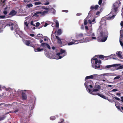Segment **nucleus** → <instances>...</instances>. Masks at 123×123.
I'll return each mask as SVG.
<instances>
[{"instance_id":"nucleus-1","label":"nucleus","mask_w":123,"mask_h":123,"mask_svg":"<svg viewBox=\"0 0 123 123\" xmlns=\"http://www.w3.org/2000/svg\"><path fill=\"white\" fill-rule=\"evenodd\" d=\"M6 26L9 27L11 30L12 31L15 30L16 33L15 35L17 37L19 36L22 38L21 36L23 34L22 32L20 31L19 28L18 27L17 25L16 22H10L6 25L5 21H0V28L4 29Z\"/></svg>"},{"instance_id":"nucleus-2","label":"nucleus","mask_w":123,"mask_h":123,"mask_svg":"<svg viewBox=\"0 0 123 123\" xmlns=\"http://www.w3.org/2000/svg\"><path fill=\"white\" fill-rule=\"evenodd\" d=\"M121 5V3L119 1H116L113 4L111 12L108 15V19H113L116 16L117 12L118 10V8Z\"/></svg>"},{"instance_id":"nucleus-3","label":"nucleus","mask_w":123,"mask_h":123,"mask_svg":"<svg viewBox=\"0 0 123 123\" xmlns=\"http://www.w3.org/2000/svg\"><path fill=\"white\" fill-rule=\"evenodd\" d=\"M84 85L86 88V89L87 91L90 94H91V93L93 92L94 90L96 89L97 88V87L98 86L97 85L95 86L94 89H92L91 90L89 88V87L92 88L93 86V82L91 80H86L84 83Z\"/></svg>"},{"instance_id":"nucleus-4","label":"nucleus","mask_w":123,"mask_h":123,"mask_svg":"<svg viewBox=\"0 0 123 123\" xmlns=\"http://www.w3.org/2000/svg\"><path fill=\"white\" fill-rule=\"evenodd\" d=\"M102 30L100 32V35L98 37L99 39H101V42H103L105 41L107 39L108 36L107 30L105 29H102Z\"/></svg>"},{"instance_id":"nucleus-5","label":"nucleus","mask_w":123,"mask_h":123,"mask_svg":"<svg viewBox=\"0 0 123 123\" xmlns=\"http://www.w3.org/2000/svg\"><path fill=\"white\" fill-rule=\"evenodd\" d=\"M91 61L92 66L93 68L98 69L100 68V64L101 63V61L100 60H98L95 57L92 59Z\"/></svg>"},{"instance_id":"nucleus-6","label":"nucleus","mask_w":123,"mask_h":123,"mask_svg":"<svg viewBox=\"0 0 123 123\" xmlns=\"http://www.w3.org/2000/svg\"><path fill=\"white\" fill-rule=\"evenodd\" d=\"M87 36H90V37H86V39L88 40V42L96 40L97 39L95 33L92 31V27L90 30L87 32Z\"/></svg>"},{"instance_id":"nucleus-7","label":"nucleus","mask_w":123,"mask_h":123,"mask_svg":"<svg viewBox=\"0 0 123 123\" xmlns=\"http://www.w3.org/2000/svg\"><path fill=\"white\" fill-rule=\"evenodd\" d=\"M84 35L82 33H80L77 35L76 37L79 40L75 41V42H77V43H75L78 44L79 43L88 42V40L86 39V37L85 38H84Z\"/></svg>"},{"instance_id":"nucleus-8","label":"nucleus","mask_w":123,"mask_h":123,"mask_svg":"<svg viewBox=\"0 0 123 123\" xmlns=\"http://www.w3.org/2000/svg\"><path fill=\"white\" fill-rule=\"evenodd\" d=\"M98 86L97 88L94 90L93 92L91 93V94L94 95H98L104 99H106V97L105 95L102 94H100L98 92L99 90V89L100 88V86Z\"/></svg>"},{"instance_id":"nucleus-9","label":"nucleus","mask_w":123,"mask_h":123,"mask_svg":"<svg viewBox=\"0 0 123 123\" xmlns=\"http://www.w3.org/2000/svg\"><path fill=\"white\" fill-rule=\"evenodd\" d=\"M112 67L116 68L117 69H121L123 68V65L121 66L119 64H115L110 65H108L105 66V68H110Z\"/></svg>"},{"instance_id":"nucleus-10","label":"nucleus","mask_w":123,"mask_h":123,"mask_svg":"<svg viewBox=\"0 0 123 123\" xmlns=\"http://www.w3.org/2000/svg\"><path fill=\"white\" fill-rule=\"evenodd\" d=\"M45 55L47 57L51 59H56L58 60L61 59L62 58V55H60L59 53H58L55 54V55L53 56H51L50 55H46V54L45 53Z\"/></svg>"},{"instance_id":"nucleus-11","label":"nucleus","mask_w":123,"mask_h":123,"mask_svg":"<svg viewBox=\"0 0 123 123\" xmlns=\"http://www.w3.org/2000/svg\"><path fill=\"white\" fill-rule=\"evenodd\" d=\"M28 90H21L19 89L18 91V92L22 93V98L23 100H25L27 98V96L26 94L23 92L24 91H28Z\"/></svg>"},{"instance_id":"nucleus-12","label":"nucleus","mask_w":123,"mask_h":123,"mask_svg":"<svg viewBox=\"0 0 123 123\" xmlns=\"http://www.w3.org/2000/svg\"><path fill=\"white\" fill-rule=\"evenodd\" d=\"M44 9L45 10L42 12L40 11V14L42 16H44L47 14L49 10V8H45Z\"/></svg>"},{"instance_id":"nucleus-13","label":"nucleus","mask_w":123,"mask_h":123,"mask_svg":"<svg viewBox=\"0 0 123 123\" xmlns=\"http://www.w3.org/2000/svg\"><path fill=\"white\" fill-rule=\"evenodd\" d=\"M106 21L105 20H104L103 19H102L100 22V26L99 27V28L98 30V31H99L100 30V28L102 26V25H106Z\"/></svg>"},{"instance_id":"nucleus-14","label":"nucleus","mask_w":123,"mask_h":123,"mask_svg":"<svg viewBox=\"0 0 123 123\" xmlns=\"http://www.w3.org/2000/svg\"><path fill=\"white\" fill-rule=\"evenodd\" d=\"M40 12H38L35 13L32 16V19H34L38 18L40 14Z\"/></svg>"},{"instance_id":"nucleus-15","label":"nucleus","mask_w":123,"mask_h":123,"mask_svg":"<svg viewBox=\"0 0 123 123\" xmlns=\"http://www.w3.org/2000/svg\"><path fill=\"white\" fill-rule=\"evenodd\" d=\"M60 55H62V57L66 55H67V52L65 50L62 49H61L60 50V53H59Z\"/></svg>"},{"instance_id":"nucleus-16","label":"nucleus","mask_w":123,"mask_h":123,"mask_svg":"<svg viewBox=\"0 0 123 123\" xmlns=\"http://www.w3.org/2000/svg\"><path fill=\"white\" fill-rule=\"evenodd\" d=\"M29 23L25 21L24 22V29L25 31L27 30L29 28L28 24Z\"/></svg>"},{"instance_id":"nucleus-17","label":"nucleus","mask_w":123,"mask_h":123,"mask_svg":"<svg viewBox=\"0 0 123 123\" xmlns=\"http://www.w3.org/2000/svg\"><path fill=\"white\" fill-rule=\"evenodd\" d=\"M123 37V34L122 33H121V31H120V43L122 47L123 46V44L122 42L121 41L122 39L121 38H122Z\"/></svg>"},{"instance_id":"nucleus-18","label":"nucleus","mask_w":123,"mask_h":123,"mask_svg":"<svg viewBox=\"0 0 123 123\" xmlns=\"http://www.w3.org/2000/svg\"><path fill=\"white\" fill-rule=\"evenodd\" d=\"M116 54L117 56L120 58L122 59L123 58V57L121 55L122 52L121 51H118L116 53Z\"/></svg>"},{"instance_id":"nucleus-19","label":"nucleus","mask_w":123,"mask_h":123,"mask_svg":"<svg viewBox=\"0 0 123 123\" xmlns=\"http://www.w3.org/2000/svg\"><path fill=\"white\" fill-rule=\"evenodd\" d=\"M99 76H101L100 75H98L97 74H94L92 75V79H97Z\"/></svg>"},{"instance_id":"nucleus-20","label":"nucleus","mask_w":123,"mask_h":123,"mask_svg":"<svg viewBox=\"0 0 123 123\" xmlns=\"http://www.w3.org/2000/svg\"><path fill=\"white\" fill-rule=\"evenodd\" d=\"M115 55V54H112L109 56H106L104 57V58H103V60H107L108 59V57H110L111 58H113V59H116L115 58H113L112 57V56H113Z\"/></svg>"},{"instance_id":"nucleus-21","label":"nucleus","mask_w":123,"mask_h":123,"mask_svg":"<svg viewBox=\"0 0 123 123\" xmlns=\"http://www.w3.org/2000/svg\"><path fill=\"white\" fill-rule=\"evenodd\" d=\"M95 19L94 18L93 20L89 19L88 20V23L90 24L95 23Z\"/></svg>"},{"instance_id":"nucleus-22","label":"nucleus","mask_w":123,"mask_h":123,"mask_svg":"<svg viewBox=\"0 0 123 123\" xmlns=\"http://www.w3.org/2000/svg\"><path fill=\"white\" fill-rule=\"evenodd\" d=\"M32 43L30 40H26L25 41V44L27 46H30V45Z\"/></svg>"},{"instance_id":"nucleus-23","label":"nucleus","mask_w":123,"mask_h":123,"mask_svg":"<svg viewBox=\"0 0 123 123\" xmlns=\"http://www.w3.org/2000/svg\"><path fill=\"white\" fill-rule=\"evenodd\" d=\"M17 13V12L14 10H12L9 13V15L12 16L15 15Z\"/></svg>"},{"instance_id":"nucleus-24","label":"nucleus","mask_w":123,"mask_h":123,"mask_svg":"<svg viewBox=\"0 0 123 123\" xmlns=\"http://www.w3.org/2000/svg\"><path fill=\"white\" fill-rule=\"evenodd\" d=\"M43 49H40L39 48H38L37 49H34V51L35 52H40L41 51H43Z\"/></svg>"},{"instance_id":"nucleus-25","label":"nucleus","mask_w":123,"mask_h":123,"mask_svg":"<svg viewBox=\"0 0 123 123\" xmlns=\"http://www.w3.org/2000/svg\"><path fill=\"white\" fill-rule=\"evenodd\" d=\"M56 37L57 39L58 43L60 44H62V42L61 41V39L59 37L57 36H56Z\"/></svg>"},{"instance_id":"nucleus-26","label":"nucleus","mask_w":123,"mask_h":123,"mask_svg":"<svg viewBox=\"0 0 123 123\" xmlns=\"http://www.w3.org/2000/svg\"><path fill=\"white\" fill-rule=\"evenodd\" d=\"M54 21L55 22L56 24V27L58 28L59 27V23L58 21L55 19L54 20Z\"/></svg>"},{"instance_id":"nucleus-27","label":"nucleus","mask_w":123,"mask_h":123,"mask_svg":"<svg viewBox=\"0 0 123 123\" xmlns=\"http://www.w3.org/2000/svg\"><path fill=\"white\" fill-rule=\"evenodd\" d=\"M38 46V44H31L30 45V46L33 47L34 49H35V48H36Z\"/></svg>"},{"instance_id":"nucleus-28","label":"nucleus","mask_w":123,"mask_h":123,"mask_svg":"<svg viewBox=\"0 0 123 123\" xmlns=\"http://www.w3.org/2000/svg\"><path fill=\"white\" fill-rule=\"evenodd\" d=\"M112 75V74H110V73H105V74H102L101 75H100V76H111Z\"/></svg>"},{"instance_id":"nucleus-29","label":"nucleus","mask_w":123,"mask_h":123,"mask_svg":"<svg viewBox=\"0 0 123 123\" xmlns=\"http://www.w3.org/2000/svg\"><path fill=\"white\" fill-rule=\"evenodd\" d=\"M76 40H74L73 41V42H70L69 43H68V45H72L74 44H76V43H77V42H75Z\"/></svg>"},{"instance_id":"nucleus-30","label":"nucleus","mask_w":123,"mask_h":123,"mask_svg":"<svg viewBox=\"0 0 123 123\" xmlns=\"http://www.w3.org/2000/svg\"><path fill=\"white\" fill-rule=\"evenodd\" d=\"M57 32V35H60L62 33V30L61 29H59L57 31H55V33Z\"/></svg>"},{"instance_id":"nucleus-31","label":"nucleus","mask_w":123,"mask_h":123,"mask_svg":"<svg viewBox=\"0 0 123 123\" xmlns=\"http://www.w3.org/2000/svg\"><path fill=\"white\" fill-rule=\"evenodd\" d=\"M44 2V4L45 5H49V0H43Z\"/></svg>"},{"instance_id":"nucleus-32","label":"nucleus","mask_w":123,"mask_h":123,"mask_svg":"<svg viewBox=\"0 0 123 123\" xmlns=\"http://www.w3.org/2000/svg\"><path fill=\"white\" fill-rule=\"evenodd\" d=\"M89 79H92V75L86 76L85 79V81H86V80Z\"/></svg>"},{"instance_id":"nucleus-33","label":"nucleus","mask_w":123,"mask_h":123,"mask_svg":"<svg viewBox=\"0 0 123 123\" xmlns=\"http://www.w3.org/2000/svg\"><path fill=\"white\" fill-rule=\"evenodd\" d=\"M121 76L120 75H118L116 77H115L114 78V80H115L116 79H119L120 78V77Z\"/></svg>"},{"instance_id":"nucleus-34","label":"nucleus","mask_w":123,"mask_h":123,"mask_svg":"<svg viewBox=\"0 0 123 123\" xmlns=\"http://www.w3.org/2000/svg\"><path fill=\"white\" fill-rule=\"evenodd\" d=\"M87 17L84 20V25H86L87 23Z\"/></svg>"},{"instance_id":"nucleus-35","label":"nucleus","mask_w":123,"mask_h":123,"mask_svg":"<svg viewBox=\"0 0 123 123\" xmlns=\"http://www.w3.org/2000/svg\"><path fill=\"white\" fill-rule=\"evenodd\" d=\"M55 117L54 116H52L51 117H50V120H55Z\"/></svg>"},{"instance_id":"nucleus-36","label":"nucleus","mask_w":123,"mask_h":123,"mask_svg":"<svg viewBox=\"0 0 123 123\" xmlns=\"http://www.w3.org/2000/svg\"><path fill=\"white\" fill-rule=\"evenodd\" d=\"M50 10L52 11V12L53 13H55V12H56V11H55V9H54L53 8H51L50 9Z\"/></svg>"},{"instance_id":"nucleus-37","label":"nucleus","mask_w":123,"mask_h":123,"mask_svg":"<svg viewBox=\"0 0 123 123\" xmlns=\"http://www.w3.org/2000/svg\"><path fill=\"white\" fill-rule=\"evenodd\" d=\"M47 43H42L41 44V46L44 47H46V46L47 45Z\"/></svg>"},{"instance_id":"nucleus-38","label":"nucleus","mask_w":123,"mask_h":123,"mask_svg":"<svg viewBox=\"0 0 123 123\" xmlns=\"http://www.w3.org/2000/svg\"><path fill=\"white\" fill-rule=\"evenodd\" d=\"M33 6L31 4H28L27 5V6L28 7H32Z\"/></svg>"},{"instance_id":"nucleus-39","label":"nucleus","mask_w":123,"mask_h":123,"mask_svg":"<svg viewBox=\"0 0 123 123\" xmlns=\"http://www.w3.org/2000/svg\"><path fill=\"white\" fill-rule=\"evenodd\" d=\"M34 4L35 5H39L41 4H41V3L40 2H36Z\"/></svg>"},{"instance_id":"nucleus-40","label":"nucleus","mask_w":123,"mask_h":123,"mask_svg":"<svg viewBox=\"0 0 123 123\" xmlns=\"http://www.w3.org/2000/svg\"><path fill=\"white\" fill-rule=\"evenodd\" d=\"M115 105L117 108L121 111V110L120 108V106H119L117 105L116 104H115Z\"/></svg>"},{"instance_id":"nucleus-41","label":"nucleus","mask_w":123,"mask_h":123,"mask_svg":"<svg viewBox=\"0 0 123 123\" xmlns=\"http://www.w3.org/2000/svg\"><path fill=\"white\" fill-rule=\"evenodd\" d=\"M10 9V7L8 6H6V7L5 8L4 10H7L8 11Z\"/></svg>"},{"instance_id":"nucleus-42","label":"nucleus","mask_w":123,"mask_h":123,"mask_svg":"<svg viewBox=\"0 0 123 123\" xmlns=\"http://www.w3.org/2000/svg\"><path fill=\"white\" fill-rule=\"evenodd\" d=\"M5 118V117H0V121L4 119Z\"/></svg>"},{"instance_id":"nucleus-43","label":"nucleus","mask_w":123,"mask_h":123,"mask_svg":"<svg viewBox=\"0 0 123 123\" xmlns=\"http://www.w3.org/2000/svg\"><path fill=\"white\" fill-rule=\"evenodd\" d=\"M99 58H103H103H104V56L103 55H98Z\"/></svg>"},{"instance_id":"nucleus-44","label":"nucleus","mask_w":123,"mask_h":123,"mask_svg":"<svg viewBox=\"0 0 123 123\" xmlns=\"http://www.w3.org/2000/svg\"><path fill=\"white\" fill-rule=\"evenodd\" d=\"M5 90L6 91H10L11 90V89L10 88H6Z\"/></svg>"},{"instance_id":"nucleus-45","label":"nucleus","mask_w":123,"mask_h":123,"mask_svg":"<svg viewBox=\"0 0 123 123\" xmlns=\"http://www.w3.org/2000/svg\"><path fill=\"white\" fill-rule=\"evenodd\" d=\"M102 0H99L98 2V4L99 5H100L102 3Z\"/></svg>"},{"instance_id":"nucleus-46","label":"nucleus","mask_w":123,"mask_h":123,"mask_svg":"<svg viewBox=\"0 0 123 123\" xmlns=\"http://www.w3.org/2000/svg\"><path fill=\"white\" fill-rule=\"evenodd\" d=\"M91 9L92 10H95V6H92L91 7Z\"/></svg>"},{"instance_id":"nucleus-47","label":"nucleus","mask_w":123,"mask_h":123,"mask_svg":"<svg viewBox=\"0 0 123 123\" xmlns=\"http://www.w3.org/2000/svg\"><path fill=\"white\" fill-rule=\"evenodd\" d=\"M7 10H4L3 11V13L5 15H6L7 14Z\"/></svg>"},{"instance_id":"nucleus-48","label":"nucleus","mask_w":123,"mask_h":123,"mask_svg":"<svg viewBox=\"0 0 123 123\" xmlns=\"http://www.w3.org/2000/svg\"><path fill=\"white\" fill-rule=\"evenodd\" d=\"M31 25H33L34 26H35V24L34 23L33 21H31Z\"/></svg>"},{"instance_id":"nucleus-49","label":"nucleus","mask_w":123,"mask_h":123,"mask_svg":"<svg viewBox=\"0 0 123 123\" xmlns=\"http://www.w3.org/2000/svg\"><path fill=\"white\" fill-rule=\"evenodd\" d=\"M37 37H41L42 36V34H39L37 35Z\"/></svg>"},{"instance_id":"nucleus-50","label":"nucleus","mask_w":123,"mask_h":123,"mask_svg":"<svg viewBox=\"0 0 123 123\" xmlns=\"http://www.w3.org/2000/svg\"><path fill=\"white\" fill-rule=\"evenodd\" d=\"M5 106V104L1 103L0 104V107H3Z\"/></svg>"},{"instance_id":"nucleus-51","label":"nucleus","mask_w":123,"mask_h":123,"mask_svg":"<svg viewBox=\"0 0 123 123\" xmlns=\"http://www.w3.org/2000/svg\"><path fill=\"white\" fill-rule=\"evenodd\" d=\"M35 24H36V27H38V26L39 25H40V23L39 22L36 23H35Z\"/></svg>"},{"instance_id":"nucleus-52","label":"nucleus","mask_w":123,"mask_h":123,"mask_svg":"<svg viewBox=\"0 0 123 123\" xmlns=\"http://www.w3.org/2000/svg\"><path fill=\"white\" fill-rule=\"evenodd\" d=\"M46 47H47L49 49H50V46L47 43Z\"/></svg>"},{"instance_id":"nucleus-53","label":"nucleus","mask_w":123,"mask_h":123,"mask_svg":"<svg viewBox=\"0 0 123 123\" xmlns=\"http://www.w3.org/2000/svg\"><path fill=\"white\" fill-rule=\"evenodd\" d=\"M64 119H61V121L58 122V123H62L64 121Z\"/></svg>"},{"instance_id":"nucleus-54","label":"nucleus","mask_w":123,"mask_h":123,"mask_svg":"<svg viewBox=\"0 0 123 123\" xmlns=\"http://www.w3.org/2000/svg\"><path fill=\"white\" fill-rule=\"evenodd\" d=\"M95 6V10H96L98 7L99 6L98 5H96Z\"/></svg>"},{"instance_id":"nucleus-55","label":"nucleus","mask_w":123,"mask_h":123,"mask_svg":"<svg viewBox=\"0 0 123 123\" xmlns=\"http://www.w3.org/2000/svg\"><path fill=\"white\" fill-rule=\"evenodd\" d=\"M5 15H0V18H5Z\"/></svg>"},{"instance_id":"nucleus-56","label":"nucleus","mask_w":123,"mask_h":123,"mask_svg":"<svg viewBox=\"0 0 123 123\" xmlns=\"http://www.w3.org/2000/svg\"><path fill=\"white\" fill-rule=\"evenodd\" d=\"M114 98L115 99H116L118 100L119 101L120 100V99L119 98L117 97H114Z\"/></svg>"},{"instance_id":"nucleus-57","label":"nucleus","mask_w":123,"mask_h":123,"mask_svg":"<svg viewBox=\"0 0 123 123\" xmlns=\"http://www.w3.org/2000/svg\"><path fill=\"white\" fill-rule=\"evenodd\" d=\"M81 29L83 30L84 28V26L83 25H82L81 26Z\"/></svg>"},{"instance_id":"nucleus-58","label":"nucleus","mask_w":123,"mask_h":123,"mask_svg":"<svg viewBox=\"0 0 123 123\" xmlns=\"http://www.w3.org/2000/svg\"><path fill=\"white\" fill-rule=\"evenodd\" d=\"M117 91V90L116 89H114L112 90V91L113 92H115Z\"/></svg>"},{"instance_id":"nucleus-59","label":"nucleus","mask_w":123,"mask_h":123,"mask_svg":"<svg viewBox=\"0 0 123 123\" xmlns=\"http://www.w3.org/2000/svg\"><path fill=\"white\" fill-rule=\"evenodd\" d=\"M121 26L123 27V21H122L121 22Z\"/></svg>"},{"instance_id":"nucleus-60","label":"nucleus","mask_w":123,"mask_h":123,"mask_svg":"<svg viewBox=\"0 0 123 123\" xmlns=\"http://www.w3.org/2000/svg\"><path fill=\"white\" fill-rule=\"evenodd\" d=\"M62 12H68V10H62Z\"/></svg>"},{"instance_id":"nucleus-61","label":"nucleus","mask_w":123,"mask_h":123,"mask_svg":"<svg viewBox=\"0 0 123 123\" xmlns=\"http://www.w3.org/2000/svg\"><path fill=\"white\" fill-rule=\"evenodd\" d=\"M81 15V13H77L76 14L77 16H78Z\"/></svg>"},{"instance_id":"nucleus-62","label":"nucleus","mask_w":123,"mask_h":123,"mask_svg":"<svg viewBox=\"0 0 123 123\" xmlns=\"http://www.w3.org/2000/svg\"><path fill=\"white\" fill-rule=\"evenodd\" d=\"M85 29L86 30V32L87 31V30H88V26H86L85 27Z\"/></svg>"},{"instance_id":"nucleus-63","label":"nucleus","mask_w":123,"mask_h":123,"mask_svg":"<svg viewBox=\"0 0 123 123\" xmlns=\"http://www.w3.org/2000/svg\"><path fill=\"white\" fill-rule=\"evenodd\" d=\"M30 35L32 37H33L34 36V35L33 34H30Z\"/></svg>"},{"instance_id":"nucleus-64","label":"nucleus","mask_w":123,"mask_h":123,"mask_svg":"<svg viewBox=\"0 0 123 123\" xmlns=\"http://www.w3.org/2000/svg\"><path fill=\"white\" fill-rule=\"evenodd\" d=\"M121 101L123 102V97H121Z\"/></svg>"}]
</instances>
